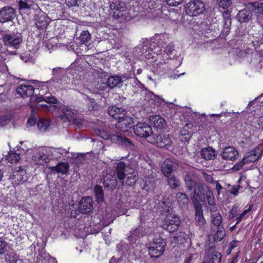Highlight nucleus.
Segmentation results:
<instances>
[{"instance_id": "obj_12", "label": "nucleus", "mask_w": 263, "mask_h": 263, "mask_svg": "<svg viewBox=\"0 0 263 263\" xmlns=\"http://www.w3.org/2000/svg\"><path fill=\"white\" fill-rule=\"evenodd\" d=\"M220 156L224 160L234 161L238 158L239 152L234 146H228L222 148Z\"/></svg>"}, {"instance_id": "obj_8", "label": "nucleus", "mask_w": 263, "mask_h": 263, "mask_svg": "<svg viewBox=\"0 0 263 263\" xmlns=\"http://www.w3.org/2000/svg\"><path fill=\"white\" fill-rule=\"evenodd\" d=\"M165 243L161 238L156 239L149 244L148 253L151 257L157 258L162 255L164 251Z\"/></svg>"}, {"instance_id": "obj_39", "label": "nucleus", "mask_w": 263, "mask_h": 263, "mask_svg": "<svg viewBox=\"0 0 263 263\" xmlns=\"http://www.w3.org/2000/svg\"><path fill=\"white\" fill-rule=\"evenodd\" d=\"M167 182L168 185L172 189H176L180 185L179 180L177 179L174 176L169 177L167 180Z\"/></svg>"}, {"instance_id": "obj_3", "label": "nucleus", "mask_w": 263, "mask_h": 263, "mask_svg": "<svg viewBox=\"0 0 263 263\" xmlns=\"http://www.w3.org/2000/svg\"><path fill=\"white\" fill-rule=\"evenodd\" d=\"M262 146L258 145L253 150L245 154L242 160L236 163L232 168L233 171H238L241 170L247 164L254 162L258 159L262 154Z\"/></svg>"}, {"instance_id": "obj_53", "label": "nucleus", "mask_w": 263, "mask_h": 263, "mask_svg": "<svg viewBox=\"0 0 263 263\" xmlns=\"http://www.w3.org/2000/svg\"><path fill=\"white\" fill-rule=\"evenodd\" d=\"M10 120L5 116L0 117V126H4L9 122Z\"/></svg>"}, {"instance_id": "obj_46", "label": "nucleus", "mask_w": 263, "mask_h": 263, "mask_svg": "<svg viewBox=\"0 0 263 263\" xmlns=\"http://www.w3.org/2000/svg\"><path fill=\"white\" fill-rule=\"evenodd\" d=\"M31 108L32 109L31 115L29 117V118L28 119V122H27V125L28 126H32L33 125H34V124L35 123V109H34V108H33L32 107H31Z\"/></svg>"}, {"instance_id": "obj_48", "label": "nucleus", "mask_w": 263, "mask_h": 263, "mask_svg": "<svg viewBox=\"0 0 263 263\" xmlns=\"http://www.w3.org/2000/svg\"><path fill=\"white\" fill-rule=\"evenodd\" d=\"M218 4L220 7L227 9L231 5V0H218Z\"/></svg>"}, {"instance_id": "obj_30", "label": "nucleus", "mask_w": 263, "mask_h": 263, "mask_svg": "<svg viewBox=\"0 0 263 263\" xmlns=\"http://www.w3.org/2000/svg\"><path fill=\"white\" fill-rule=\"evenodd\" d=\"M202 158L205 160H211L215 158L216 154L214 149L210 147L203 148L200 153Z\"/></svg>"}, {"instance_id": "obj_59", "label": "nucleus", "mask_w": 263, "mask_h": 263, "mask_svg": "<svg viewBox=\"0 0 263 263\" xmlns=\"http://www.w3.org/2000/svg\"><path fill=\"white\" fill-rule=\"evenodd\" d=\"M237 212V207H234L231 211V214L232 215V217L235 216Z\"/></svg>"}, {"instance_id": "obj_15", "label": "nucleus", "mask_w": 263, "mask_h": 263, "mask_svg": "<svg viewBox=\"0 0 263 263\" xmlns=\"http://www.w3.org/2000/svg\"><path fill=\"white\" fill-rule=\"evenodd\" d=\"M15 16V10L10 7H5L0 10V22L5 23L12 20Z\"/></svg>"}, {"instance_id": "obj_51", "label": "nucleus", "mask_w": 263, "mask_h": 263, "mask_svg": "<svg viewBox=\"0 0 263 263\" xmlns=\"http://www.w3.org/2000/svg\"><path fill=\"white\" fill-rule=\"evenodd\" d=\"M7 242L3 240H0V254L4 253L7 250Z\"/></svg>"}, {"instance_id": "obj_47", "label": "nucleus", "mask_w": 263, "mask_h": 263, "mask_svg": "<svg viewBox=\"0 0 263 263\" xmlns=\"http://www.w3.org/2000/svg\"><path fill=\"white\" fill-rule=\"evenodd\" d=\"M150 97L157 106L161 105L163 102V99L159 96H155L153 93L150 94Z\"/></svg>"}, {"instance_id": "obj_28", "label": "nucleus", "mask_w": 263, "mask_h": 263, "mask_svg": "<svg viewBox=\"0 0 263 263\" xmlns=\"http://www.w3.org/2000/svg\"><path fill=\"white\" fill-rule=\"evenodd\" d=\"M32 159L37 164L42 165L48 163L49 161V158L43 153L41 152H37L33 156Z\"/></svg>"}, {"instance_id": "obj_21", "label": "nucleus", "mask_w": 263, "mask_h": 263, "mask_svg": "<svg viewBox=\"0 0 263 263\" xmlns=\"http://www.w3.org/2000/svg\"><path fill=\"white\" fill-rule=\"evenodd\" d=\"M109 115L116 120L122 119L126 114V111L122 107L116 106H110L108 108Z\"/></svg>"}, {"instance_id": "obj_58", "label": "nucleus", "mask_w": 263, "mask_h": 263, "mask_svg": "<svg viewBox=\"0 0 263 263\" xmlns=\"http://www.w3.org/2000/svg\"><path fill=\"white\" fill-rule=\"evenodd\" d=\"M57 152L62 155L66 154L67 153V151L66 149L61 147L57 148Z\"/></svg>"}, {"instance_id": "obj_16", "label": "nucleus", "mask_w": 263, "mask_h": 263, "mask_svg": "<svg viewBox=\"0 0 263 263\" xmlns=\"http://www.w3.org/2000/svg\"><path fill=\"white\" fill-rule=\"evenodd\" d=\"M178 164L176 162L167 159L161 165V171L165 176L169 177L172 172L176 170Z\"/></svg>"}, {"instance_id": "obj_50", "label": "nucleus", "mask_w": 263, "mask_h": 263, "mask_svg": "<svg viewBox=\"0 0 263 263\" xmlns=\"http://www.w3.org/2000/svg\"><path fill=\"white\" fill-rule=\"evenodd\" d=\"M167 4L170 6H177L181 4L183 0H166Z\"/></svg>"}, {"instance_id": "obj_27", "label": "nucleus", "mask_w": 263, "mask_h": 263, "mask_svg": "<svg viewBox=\"0 0 263 263\" xmlns=\"http://www.w3.org/2000/svg\"><path fill=\"white\" fill-rule=\"evenodd\" d=\"M127 79L128 78H125L124 76H122L121 77L118 76H114L108 78L106 84L108 87L112 88L120 83L122 80L124 81Z\"/></svg>"}, {"instance_id": "obj_23", "label": "nucleus", "mask_w": 263, "mask_h": 263, "mask_svg": "<svg viewBox=\"0 0 263 263\" xmlns=\"http://www.w3.org/2000/svg\"><path fill=\"white\" fill-rule=\"evenodd\" d=\"M69 166L67 162H60L56 166L49 167L48 172L52 173H61L65 174L67 173Z\"/></svg>"}, {"instance_id": "obj_25", "label": "nucleus", "mask_w": 263, "mask_h": 263, "mask_svg": "<svg viewBox=\"0 0 263 263\" xmlns=\"http://www.w3.org/2000/svg\"><path fill=\"white\" fill-rule=\"evenodd\" d=\"M251 16L252 12L248 6L246 9L239 11L237 15V18L239 22L244 23L249 21Z\"/></svg>"}, {"instance_id": "obj_35", "label": "nucleus", "mask_w": 263, "mask_h": 263, "mask_svg": "<svg viewBox=\"0 0 263 263\" xmlns=\"http://www.w3.org/2000/svg\"><path fill=\"white\" fill-rule=\"evenodd\" d=\"M20 155L16 152H10L7 156V160L11 163H17L21 159Z\"/></svg>"}, {"instance_id": "obj_34", "label": "nucleus", "mask_w": 263, "mask_h": 263, "mask_svg": "<svg viewBox=\"0 0 263 263\" xmlns=\"http://www.w3.org/2000/svg\"><path fill=\"white\" fill-rule=\"evenodd\" d=\"M61 110L64 116L68 120H72L74 119L76 113L74 110L68 107H63Z\"/></svg>"}, {"instance_id": "obj_32", "label": "nucleus", "mask_w": 263, "mask_h": 263, "mask_svg": "<svg viewBox=\"0 0 263 263\" xmlns=\"http://www.w3.org/2000/svg\"><path fill=\"white\" fill-rule=\"evenodd\" d=\"M125 167V164L123 162H119L117 163L116 166V173L118 179L120 180H123L125 176L124 173V170Z\"/></svg>"}, {"instance_id": "obj_42", "label": "nucleus", "mask_w": 263, "mask_h": 263, "mask_svg": "<svg viewBox=\"0 0 263 263\" xmlns=\"http://www.w3.org/2000/svg\"><path fill=\"white\" fill-rule=\"evenodd\" d=\"M226 235V232L223 228H219L217 230L214 235V240L216 241H220Z\"/></svg>"}, {"instance_id": "obj_13", "label": "nucleus", "mask_w": 263, "mask_h": 263, "mask_svg": "<svg viewBox=\"0 0 263 263\" xmlns=\"http://www.w3.org/2000/svg\"><path fill=\"white\" fill-rule=\"evenodd\" d=\"M3 41L6 45L8 47L18 48L22 42L21 34H6L3 37Z\"/></svg>"}, {"instance_id": "obj_17", "label": "nucleus", "mask_w": 263, "mask_h": 263, "mask_svg": "<svg viewBox=\"0 0 263 263\" xmlns=\"http://www.w3.org/2000/svg\"><path fill=\"white\" fill-rule=\"evenodd\" d=\"M93 200L90 197L82 198L79 202V210L83 213H88L92 209Z\"/></svg>"}, {"instance_id": "obj_31", "label": "nucleus", "mask_w": 263, "mask_h": 263, "mask_svg": "<svg viewBox=\"0 0 263 263\" xmlns=\"http://www.w3.org/2000/svg\"><path fill=\"white\" fill-rule=\"evenodd\" d=\"M221 255L218 252H214L203 263H220Z\"/></svg>"}, {"instance_id": "obj_2", "label": "nucleus", "mask_w": 263, "mask_h": 263, "mask_svg": "<svg viewBox=\"0 0 263 263\" xmlns=\"http://www.w3.org/2000/svg\"><path fill=\"white\" fill-rule=\"evenodd\" d=\"M204 187L208 186L201 183H195L192 198L195 210V221L199 226H203L206 222L203 215L202 204L200 203L206 198V191H204Z\"/></svg>"}, {"instance_id": "obj_40", "label": "nucleus", "mask_w": 263, "mask_h": 263, "mask_svg": "<svg viewBox=\"0 0 263 263\" xmlns=\"http://www.w3.org/2000/svg\"><path fill=\"white\" fill-rule=\"evenodd\" d=\"M94 191L97 201L98 202L103 201V195L102 187L99 185H96L95 187Z\"/></svg>"}, {"instance_id": "obj_54", "label": "nucleus", "mask_w": 263, "mask_h": 263, "mask_svg": "<svg viewBox=\"0 0 263 263\" xmlns=\"http://www.w3.org/2000/svg\"><path fill=\"white\" fill-rule=\"evenodd\" d=\"M19 5L21 9H29L31 7V5L26 2L22 1H20Z\"/></svg>"}, {"instance_id": "obj_61", "label": "nucleus", "mask_w": 263, "mask_h": 263, "mask_svg": "<svg viewBox=\"0 0 263 263\" xmlns=\"http://www.w3.org/2000/svg\"><path fill=\"white\" fill-rule=\"evenodd\" d=\"M58 71H64V70L63 69H62L61 68L53 69V72H54L55 74H56V73H57V72Z\"/></svg>"}, {"instance_id": "obj_9", "label": "nucleus", "mask_w": 263, "mask_h": 263, "mask_svg": "<svg viewBox=\"0 0 263 263\" xmlns=\"http://www.w3.org/2000/svg\"><path fill=\"white\" fill-rule=\"evenodd\" d=\"M147 141L161 148L165 147L168 148L172 144L171 138L169 135H157L153 134L152 137H150L149 139H147Z\"/></svg>"}, {"instance_id": "obj_7", "label": "nucleus", "mask_w": 263, "mask_h": 263, "mask_svg": "<svg viewBox=\"0 0 263 263\" xmlns=\"http://www.w3.org/2000/svg\"><path fill=\"white\" fill-rule=\"evenodd\" d=\"M205 6L200 0L190 1L184 6L186 14L191 17L200 15L204 11Z\"/></svg>"}, {"instance_id": "obj_60", "label": "nucleus", "mask_w": 263, "mask_h": 263, "mask_svg": "<svg viewBox=\"0 0 263 263\" xmlns=\"http://www.w3.org/2000/svg\"><path fill=\"white\" fill-rule=\"evenodd\" d=\"M239 189V186H237L236 187L234 188L233 190L231 191V193L232 194L236 195L237 194L238 190Z\"/></svg>"}, {"instance_id": "obj_41", "label": "nucleus", "mask_w": 263, "mask_h": 263, "mask_svg": "<svg viewBox=\"0 0 263 263\" xmlns=\"http://www.w3.org/2000/svg\"><path fill=\"white\" fill-rule=\"evenodd\" d=\"M79 38L82 43L86 44L91 39L90 34L87 31H84L81 33Z\"/></svg>"}, {"instance_id": "obj_29", "label": "nucleus", "mask_w": 263, "mask_h": 263, "mask_svg": "<svg viewBox=\"0 0 263 263\" xmlns=\"http://www.w3.org/2000/svg\"><path fill=\"white\" fill-rule=\"evenodd\" d=\"M40 96L37 97L35 99L36 103H39L42 101L47 103L55 104L57 103L56 99L52 96L50 93H45V95L40 94Z\"/></svg>"}, {"instance_id": "obj_38", "label": "nucleus", "mask_w": 263, "mask_h": 263, "mask_svg": "<svg viewBox=\"0 0 263 263\" xmlns=\"http://www.w3.org/2000/svg\"><path fill=\"white\" fill-rule=\"evenodd\" d=\"M35 24L39 29L45 28L48 26V22L44 15L40 16L38 20H36Z\"/></svg>"}, {"instance_id": "obj_45", "label": "nucleus", "mask_w": 263, "mask_h": 263, "mask_svg": "<svg viewBox=\"0 0 263 263\" xmlns=\"http://www.w3.org/2000/svg\"><path fill=\"white\" fill-rule=\"evenodd\" d=\"M87 105L88 108L90 110H96L99 107L98 104L96 103L95 100L92 98L88 99Z\"/></svg>"}, {"instance_id": "obj_52", "label": "nucleus", "mask_w": 263, "mask_h": 263, "mask_svg": "<svg viewBox=\"0 0 263 263\" xmlns=\"http://www.w3.org/2000/svg\"><path fill=\"white\" fill-rule=\"evenodd\" d=\"M251 210V207L250 206L249 208L247 210H244L241 214H240L236 218L237 220V223H238L240 222L241 219L245 216V215L249 213V212Z\"/></svg>"}, {"instance_id": "obj_26", "label": "nucleus", "mask_w": 263, "mask_h": 263, "mask_svg": "<svg viewBox=\"0 0 263 263\" xmlns=\"http://www.w3.org/2000/svg\"><path fill=\"white\" fill-rule=\"evenodd\" d=\"M37 259V263H57L54 258L51 257L48 253L43 251L39 254Z\"/></svg>"}, {"instance_id": "obj_55", "label": "nucleus", "mask_w": 263, "mask_h": 263, "mask_svg": "<svg viewBox=\"0 0 263 263\" xmlns=\"http://www.w3.org/2000/svg\"><path fill=\"white\" fill-rule=\"evenodd\" d=\"M79 0H65L66 5L70 7L78 5Z\"/></svg>"}, {"instance_id": "obj_43", "label": "nucleus", "mask_w": 263, "mask_h": 263, "mask_svg": "<svg viewBox=\"0 0 263 263\" xmlns=\"http://www.w3.org/2000/svg\"><path fill=\"white\" fill-rule=\"evenodd\" d=\"M184 181L187 190L189 191L192 190L194 184L192 177L190 175H186L184 178Z\"/></svg>"}, {"instance_id": "obj_57", "label": "nucleus", "mask_w": 263, "mask_h": 263, "mask_svg": "<svg viewBox=\"0 0 263 263\" xmlns=\"http://www.w3.org/2000/svg\"><path fill=\"white\" fill-rule=\"evenodd\" d=\"M213 183L215 184L216 189L217 190L218 194H219L221 190L222 189V186L220 184L219 182L217 181H215Z\"/></svg>"}, {"instance_id": "obj_5", "label": "nucleus", "mask_w": 263, "mask_h": 263, "mask_svg": "<svg viewBox=\"0 0 263 263\" xmlns=\"http://www.w3.org/2000/svg\"><path fill=\"white\" fill-rule=\"evenodd\" d=\"M204 191H206V199L210 205L211 222L215 226L219 227L222 223V218L221 214L217 211L213 192L209 187H204Z\"/></svg>"}, {"instance_id": "obj_10", "label": "nucleus", "mask_w": 263, "mask_h": 263, "mask_svg": "<svg viewBox=\"0 0 263 263\" xmlns=\"http://www.w3.org/2000/svg\"><path fill=\"white\" fill-rule=\"evenodd\" d=\"M134 131L138 136L148 139L153 135L151 126L146 123H138L134 126Z\"/></svg>"}, {"instance_id": "obj_36", "label": "nucleus", "mask_w": 263, "mask_h": 263, "mask_svg": "<svg viewBox=\"0 0 263 263\" xmlns=\"http://www.w3.org/2000/svg\"><path fill=\"white\" fill-rule=\"evenodd\" d=\"M250 9L253 11L255 14L263 12V3H254L249 5Z\"/></svg>"}, {"instance_id": "obj_19", "label": "nucleus", "mask_w": 263, "mask_h": 263, "mask_svg": "<svg viewBox=\"0 0 263 263\" xmlns=\"http://www.w3.org/2000/svg\"><path fill=\"white\" fill-rule=\"evenodd\" d=\"M16 92L22 97H29L34 93V88L30 85L21 84L17 87Z\"/></svg>"}, {"instance_id": "obj_22", "label": "nucleus", "mask_w": 263, "mask_h": 263, "mask_svg": "<svg viewBox=\"0 0 263 263\" xmlns=\"http://www.w3.org/2000/svg\"><path fill=\"white\" fill-rule=\"evenodd\" d=\"M196 124L194 123H187L184 126L180 132L181 136H185V140L188 141L191 137V134L196 130Z\"/></svg>"}, {"instance_id": "obj_24", "label": "nucleus", "mask_w": 263, "mask_h": 263, "mask_svg": "<svg viewBox=\"0 0 263 263\" xmlns=\"http://www.w3.org/2000/svg\"><path fill=\"white\" fill-rule=\"evenodd\" d=\"M149 121L155 128L159 129L163 128L166 125L165 120L159 115L150 116Z\"/></svg>"}, {"instance_id": "obj_56", "label": "nucleus", "mask_w": 263, "mask_h": 263, "mask_svg": "<svg viewBox=\"0 0 263 263\" xmlns=\"http://www.w3.org/2000/svg\"><path fill=\"white\" fill-rule=\"evenodd\" d=\"M203 176L205 181L209 183H213L215 181H214V179L213 178V177L208 174L204 173L203 174Z\"/></svg>"}, {"instance_id": "obj_64", "label": "nucleus", "mask_w": 263, "mask_h": 263, "mask_svg": "<svg viewBox=\"0 0 263 263\" xmlns=\"http://www.w3.org/2000/svg\"><path fill=\"white\" fill-rule=\"evenodd\" d=\"M3 177V172L0 170V181L2 180Z\"/></svg>"}, {"instance_id": "obj_14", "label": "nucleus", "mask_w": 263, "mask_h": 263, "mask_svg": "<svg viewBox=\"0 0 263 263\" xmlns=\"http://www.w3.org/2000/svg\"><path fill=\"white\" fill-rule=\"evenodd\" d=\"M85 62L81 59H77L70 66L69 70L73 79H77L83 70V65Z\"/></svg>"}, {"instance_id": "obj_11", "label": "nucleus", "mask_w": 263, "mask_h": 263, "mask_svg": "<svg viewBox=\"0 0 263 263\" xmlns=\"http://www.w3.org/2000/svg\"><path fill=\"white\" fill-rule=\"evenodd\" d=\"M180 224L179 217L174 214L171 213L166 216L163 227L170 233L176 230Z\"/></svg>"}, {"instance_id": "obj_37", "label": "nucleus", "mask_w": 263, "mask_h": 263, "mask_svg": "<svg viewBox=\"0 0 263 263\" xmlns=\"http://www.w3.org/2000/svg\"><path fill=\"white\" fill-rule=\"evenodd\" d=\"M49 121L47 120L41 119L37 122V125L39 130L41 132H45L49 126Z\"/></svg>"}, {"instance_id": "obj_6", "label": "nucleus", "mask_w": 263, "mask_h": 263, "mask_svg": "<svg viewBox=\"0 0 263 263\" xmlns=\"http://www.w3.org/2000/svg\"><path fill=\"white\" fill-rule=\"evenodd\" d=\"M110 14L120 22H126L130 21L133 16L129 10L123 3L116 5L115 3L110 4Z\"/></svg>"}, {"instance_id": "obj_49", "label": "nucleus", "mask_w": 263, "mask_h": 263, "mask_svg": "<svg viewBox=\"0 0 263 263\" xmlns=\"http://www.w3.org/2000/svg\"><path fill=\"white\" fill-rule=\"evenodd\" d=\"M32 83L34 84L36 86L39 87L38 89L40 87H41L40 91H42L44 89V87L47 88L48 85V82H39L36 80H32L31 81Z\"/></svg>"}, {"instance_id": "obj_62", "label": "nucleus", "mask_w": 263, "mask_h": 263, "mask_svg": "<svg viewBox=\"0 0 263 263\" xmlns=\"http://www.w3.org/2000/svg\"><path fill=\"white\" fill-rule=\"evenodd\" d=\"M192 258H193L192 255H191L190 256H189V257L187 258V259H186V262H187V263H189V262L192 260Z\"/></svg>"}, {"instance_id": "obj_4", "label": "nucleus", "mask_w": 263, "mask_h": 263, "mask_svg": "<svg viewBox=\"0 0 263 263\" xmlns=\"http://www.w3.org/2000/svg\"><path fill=\"white\" fill-rule=\"evenodd\" d=\"M96 134L105 140L110 139L112 142L125 146L130 147L132 145L129 139L112 130L108 131L107 129H98Z\"/></svg>"}, {"instance_id": "obj_33", "label": "nucleus", "mask_w": 263, "mask_h": 263, "mask_svg": "<svg viewBox=\"0 0 263 263\" xmlns=\"http://www.w3.org/2000/svg\"><path fill=\"white\" fill-rule=\"evenodd\" d=\"M177 202L181 208L185 207L188 204V198L186 195L182 193H178L176 195Z\"/></svg>"}, {"instance_id": "obj_63", "label": "nucleus", "mask_w": 263, "mask_h": 263, "mask_svg": "<svg viewBox=\"0 0 263 263\" xmlns=\"http://www.w3.org/2000/svg\"><path fill=\"white\" fill-rule=\"evenodd\" d=\"M237 241H232L231 244H230V248L232 249L233 248V247H234V243H236Z\"/></svg>"}, {"instance_id": "obj_44", "label": "nucleus", "mask_w": 263, "mask_h": 263, "mask_svg": "<svg viewBox=\"0 0 263 263\" xmlns=\"http://www.w3.org/2000/svg\"><path fill=\"white\" fill-rule=\"evenodd\" d=\"M187 237V236L185 233L180 232L178 234H177L176 236H174V239L177 240V242L182 243L184 242Z\"/></svg>"}, {"instance_id": "obj_20", "label": "nucleus", "mask_w": 263, "mask_h": 263, "mask_svg": "<svg viewBox=\"0 0 263 263\" xmlns=\"http://www.w3.org/2000/svg\"><path fill=\"white\" fill-rule=\"evenodd\" d=\"M11 179L14 185L23 183L27 180L26 172L24 170L14 172Z\"/></svg>"}, {"instance_id": "obj_1", "label": "nucleus", "mask_w": 263, "mask_h": 263, "mask_svg": "<svg viewBox=\"0 0 263 263\" xmlns=\"http://www.w3.org/2000/svg\"><path fill=\"white\" fill-rule=\"evenodd\" d=\"M167 37L164 34H156L151 41L145 40L141 46L140 52L141 55L148 60L155 59L158 68L156 71L160 76L165 75L168 71L167 66L165 65V60L171 58L170 55L174 53V46L170 44L163 50L164 45Z\"/></svg>"}, {"instance_id": "obj_18", "label": "nucleus", "mask_w": 263, "mask_h": 263, "mask_svg": "<svg viewBox=\"0 0 263 263\" xmlns=\"http://www.w3.org/2000/svg\"><path fill=\"white\" fill-rule=\"evenodd\" d=\"M118 120L116 124V127L123 132L127 131L134 123L133 119L126 114L122 119H119Z\"/></svg>"}]
</instances>
